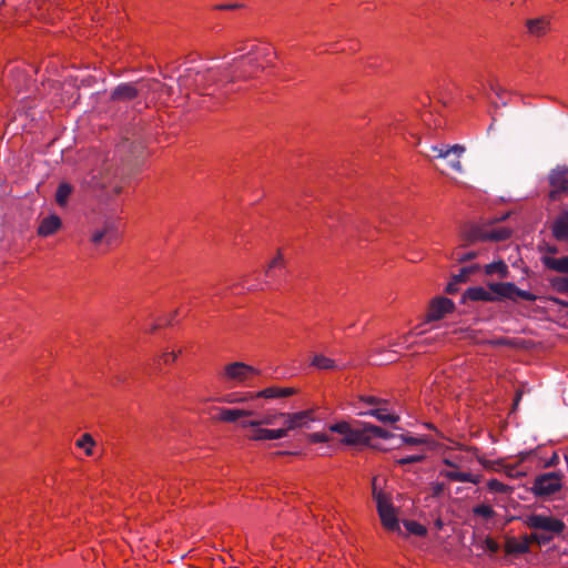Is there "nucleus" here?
I'll return each mask as SVG.
<instances>
[{
  "instance_id": "nucleus-1",
  "label": "nucleus",
  "mask_w": 568,
  "mask_h": 568,
  "mask_svg": "<svg viewBox=\"0 0 568 568\" xmlns=\"http://www.w3.org/2000/svg\"><path fill=\"white\" fill-rule=\"evenodd\" d=\"M142 152L141 143L123 138L112 156H106L99 166L92 171L91 183L93 187L110 189L113 195L121 192V182L129 174L132 159Z\"/></svg>"
},
{
  "instance_id": "nucleus-2",
  "label": "nucleus",
  "mask_w": 568,
  "mask_h": 568,
  "mask_svg": "<svg viewBox=\"0 0 568 568\" xmlns=\"http://www.w3.org/2000/svg\"><path fill=\"white\" fill-rule=\"evenodd\" d=\"M329 429L334 433L344 435L343 443L347 445L368 444L372 438H394L395 435L382 427L359 422H338L333 424Z\"/></svg>"
},
{
  "instance_id": "nucleus-3",
  "label": "nucleus",
  "mask_w": 568,
  "mask_h": 568,
  "mask_svg": "<svg viewBox=\"0 0 568 568\" xmlns=\"http://www.w3.org/2000/svg\"><path fill=\"white\" fill-rule=\"evenodd\" d=\"M373 498L376 501L377 513L383 527L389 531L397 532L406 537L407 534H404L400 529L396 510L390 499L382 491L376 490V478L373 480Z\"/></svg>"
},
{
  "instance_id": "nucleus-4",
  "label": "nucleus",
  "mask_w": 568,
  "mask_h": 568,
  "mask_svg": "<svg viewBox=\"0 0 568 568\" xmlns=\"http://www.w3.org/2000/svg\"><path fill=\"white\" fill-rule=\"evenodd\" d=\"M488 288L493 294L494 302L509 300L517 302L518 298L535 302L537 296L529 291H524L516 286L513 282H491L488 283Z\"/></svg>"
},
{
  "instance_id": "nucleus-5",
  "label": "nucleus",
  "mask_w": 568,
  "mask_h": 568,
  "mask_svg": "<svg viewBox=\"0 0 568 568\" xmlns=\"http://www.w3.org/2000/svg\"><path fill=\"white\" fill-rule=\"evenodd\" d=\"M510 236V231L508 229H499L494 231H486L478 226H470L465 230L462 234V240L464 241L463 246H467L477 242L485 241H504Z\"/></svg>"
},
{
  "instance_id": "nucleus-6",
  "label": "nucleus",
  "mask_w": 568,
  "mask_h": 568,
  "mask_svg": "<svg viewBox=\"0 0 568 568\" xmlns=\"http://www.w3.org/2000/svg\"><path fill=\"white\" fill-rule=\"evenodd\" d=\"M526 525L530 529L541 530L547 535H559L566 528L562 520L552 516H545L540 514H532L526 518Z\"/></svg>"
},
{
  "instance_id": "nucleus-7",
  "label": "nucleus",
  "mask_w": 568,
  "mask_h": 568,
  "mask_svg": "<svg viewBox=\"0 0 568 568\" xmlns=\"http://www.w3.org/2000/svg\"><path fill=\"white\" fill-rule=\"evenodd\" d=\"M430 150L436 153V159H444L447 161L448 166L455 172H463L460 158L466 152V148L462 144H440L432 145Z\"/></svg>"
},
{
  "instance_id": "nucleus-8",
  "label": "nucleus",
  "mask_w": 568,
  "mask_h": 568,
  "mask_svg": "<svg viewBox=\"0 0 568 568\" xmlns=\"http://www.w3.org/2000/svg\"><path fill=\"white\" fill-rule=\"evenodd\" d=\"M561 488V475L558 473H546L537 476L534 480L531 491L537 497L550 496Z\"/></svg>"
},
{
  "instance_id": "nucleus-9",
  "label": "nucleus",
  "mask_w": 568,
  "mask_h": 568,
  "mask_svg": "<svg viewBox=\"0 0 568 568\" xmlns=\"http://www.w3.org/2000/svg\"><path fill=\"white\" fill-rule=\"evenodd\" d=\"M549 185L551 191L549 196L551 200L557 199V194L568 191V168L557 166L551 170L548 176Z\"/></svg>"
},
{
  "instance_id": "nucleus-10",
  "label": "nucleus",
  "mask_w": 568,
  "mask_h": 568,
  "mask_svg": "<svg viewBox=\"0 0 568 568\" xmlns=\"http://www.w3.org/2000/svg\"><path fill=\"white\" fill-rule=\"evenodd\" d=\"M282 419H284V427L282 429L286 430V435L290 430L308 427V424L313 422L312 413L310 410H303L298 413H280Z\"/></svg>"
},
{
  "instance_id": "nucleus-11",
  "label": "nucleus",
  "mask_w": 568,
  "mask_h": 568,
  "mask_svg": "<svg viewBox=\"0 0 568 568\" xmlns=\"http://www.w3.org/2000/svg\"><path fill=\"white\" fill-rule=\"evenodd\" d=\"M257 374L256 368L242 362H234L225 367L226 377L240 383H244Z\"/></svg>"
},
{
  "instance_id": "nucleus-12",
  "label": "nucleus",
  "mask_w": 568,
  "mask_h": 568,
  "mask_svg": "<svg viewBox=\"0 0 568 568\" xmlns=\"http://www.w3.org/2000/svg\"><path fill=\"white\" fill-rule=\"evenodd\" d=\"M143 92L135 82H125L116 85L110 95V100L114 102L132 101Z\"/></svg>"
},
{
  "instance_id": "nucleus-13",
  "label": "nucleus",
  "mask_w": 568,
  "mask_h": 568,
  "mask_svg": "<svg viewBox=\"0 0 568 568\" xmlns=\"http://www.w3.org/2000/svg\"><path fill=\"white\" fill-rule=\"evenodd\" d=\"M454 302L447 297L440 296L433 300L427 313V321H438L447 313L453 312Z\"/></svg>"
},
{
  "instance_id": "nucleus-14",
  "label": "nucleus",
  "mask_w": 568,
  "mask_h": 568,
  "mask_svg": "<svg viewBox=\"0 0 568 568\" xmlns=\"http://www.w3.org/2000/svg\"><path fill=\"white\" fill-rule=\"evenodd\" d=\"M215 412L216 414L212 415L213 420L233 423L241 417L252 416L254 413L252 410L246 409H231L225 407H212L210 413Z\"/></svg>"
},
{
  "instance_id": "nucleus-15",
  "label": "nucleus",
  "mask_w": 568,
  "mask_h": 568,
  "mask_svg": "<svg viewBox=\"0 0 568 568\" xmlns=\"http://www.w3.org/2000/svg\"><path fill=\"white\" fill-rule=\"evenodd\" d=\"M550 230L556 241L568 243V211H564L556 216Z\"/></svg>"
},
{
  "instance_id": "nucleus-16",
  "label": "nucleus",
  "mask_w": 568,
  "mask_h": 568,
  "mask_svg": "<svg viewBox=\"0 0 568 568\" xmlns=\"http://www.w3.org/2000/svg\"><path fill=\"white\" fill-rule=\"evenodd\" d=\"M362 416H373L383 424H395L400 417L398 414L389 410L388 405H382L376 408H371L366 412H361Z\"/></svg>"
},
{
  "instance_id": "nucleus-17",
  "label": "nucleus",
  "mask_w": 568,
  "mask_h": 568,
  "mask_svg": "<svg viewBox=\"0 0 568 568\" xmlns=\"http://www.w3.org/2000/svg\"><path fill=\"white\" fill-rule=\"evenodd\" d=\"M118 237V232L113 223L106 222L101 230L93 232L91 242L94 245L101 244L103 241L111 245Z\"/></svg>"
},
{
  "instance_id": "nucleus-18",
  "label": "nucleus",
  "mask_w": 568,
  "mask_h": 568,
  "mask_svg": "<svg viewBox=\"0 0 568 568\" xmlns=\"http://www.w3.org/2000/svg\"><path fill=\"white\" fill-rule=\"evenodd\" d=\"M252 432L247 436L251 440H273V439H281L283 437H286V430L282 428L277 429H267V428H261V426L257 427H251Z\"/></svg>"
},
{
  "instance_id": "nucleus-19",
  "label": "nucleus",
  "mask_w": 568,
  "mask_h": 568,
  "mask_svg": "<svg viewBox=\"0 0 568 568\" xmlns=\"http://www.w3.org/2000/svg\"><path fill=\"white\" fill-rule=\"evenodd\" d=\"M467 300L474 302H494L490 290H486L483 286H473L467 288L462 296V302L465 303Z\"/></svg>"
},
{
  "instance_id": "nucleus-20",
  "label": "nucleus",
  "mask_w": 568,
  "mask_h": 568,
  "mask_svg": "<svg viewBox=\"0 0 568 568\" xmlns=\"http://www.w3.org/2000/svg\"><path fill=\"white\" fill-rule=\"evenodd\" d=\"M62 225V222H61V219L55 215V214H52L48 217H44L39 227H38V235L40 236H50L52 234H54Z\"/></svg>"
},
{
  "instance_id": "nucleus-21",
  "label": "nucleus",
  "mask_w": 568,
  "mask_h": 568,
  "mask_svg": "<svg viewBox=\"0 0 568 568\" xmlns=\"http://www.w3.org/2000/svg\"><path fill=\"white\" fill-rule=\"evenodd\" d=\"M526 27L531 36L542 37L549 31L550 21H549V19H547L545 17L537 18V19H529L526 22Z\"/></svg>"
},
{
  "instance_id": "nucleus-22",
  "label": "nucleus",
  "mask_w": 568,
  "mask_h": 568,
  "mask_svg": "<svg viewBox=\"0 0 568 568\" xmlns=\"http://www.w3.org/2000/svg\"><path fill=\"white\" fill-rule=\"evenodd\" d=\"M440 476H444L445 478L452 480V481H460V483H471V484H479L481 477L477 475H473L470 473H463L457 470H440Z\"/></svg>"
},
{
  "instance_id": "nucleus-23",
  "label": "nucleus",
  "mask_w": 568,
  "mask_h": 568,
  "mask_svg": "<svg viewBox=\"0 0 568 568\" xmlns=\"http://www.w3.org/2000/svg\"><path fill=\"white\" fill-rule=\"evenodd\" d=\"M541 262L547 268L551 271L568 274V256L556 258L552 256L544 255L541 257Z\"/></svg>"
},
{
  "instance_id": "nucleus-24",
  "label": "nucleus",
  "mask_w": 568,
  "mask_h": 568,
  "mask_svg": "<svg viewBox=\"0 0 568 568\" xmlns=\"http://www.w3.org/2000/svg\"><path fill=\"white\" fill-rule=\"evenodd\" d=\"M295 389L292 387H267L256 394V397H263V398H280V397H287L293 394H295Z\"/></svg>"
},
{
  "instance_id": "nucleus-25",
  "label": "nucleus",
  "mask_w": 568,
  "mask_h": 568,
  "mask_svg": "<svg viewBox=\"0 0 568 568\" xmlns=\"http://www.w3.org/2000/svg\"><path fill=\"white\" fill-rule=\"evenodd\" d=\"M529 550V541L524 538V540L519 541L516 538H508L505 545V551L508 555H523L528 552Z\"/></svg>"
},
{
  "instance_id": "nucleus-26",
  "label": "nucleus",
  "mask_w": 568,
  "mask_h": 568,
  "mask_svg": "<svg viewBox=\"0 0 568 568\" xmlns=\"http://www.w3.org/2000/svg\"><path fill=\"white\" fill-rule=\"evenodd\" d=\"M139 88L143 89V92L141 94L146 95L150 92H156L160 90H165L169 94L171 92V88L166 84L161 83L156 79H149V80H142L135 82Z\"/></svg>"
},
{
  "instance_id": "nucleus-27",
  "label": "nucleus",
  "mask_w": 568,
  "mask_h": 568,
  "mask_svg": "<svg viewBox=\"0 0 568 568\" xmlns=\"http://www.w3.org/2000/svg\"><path fill=\"white\" fill-rule=\"evenodd\" d=\"M484 271L486 275L497 273L500 278H507L509 276L508 266L503 260L485 265Z\"/></svg>"
},
{
  "instance_id": "nucleus-28",
  "label": "nucleus",
  "mask_w": 568,
  "mask_h": 568,
  "mask_svg": "<svg viewBox=\"0 0 568 568\" xmlns=\"http://www.w3.org/2000/svg\"><path fill=\"white\" fill-rule=\"evenodd\" d=\"M281 418L280 413L277 414H267L260 419L254 420H242V427H257L262 425H275L277 424V419Z\"/></svg>"
},
{
  "instance_id": "nucleus-29",
  "label": "nucleus",
  "mask_w": 568,
  "mask_h": 568,
  "mask_svg": "<svg viewBox=\"0 0 568 568\" xmlns=\"http://www.w3.org/2000/svg\"><path fill=\"white\" fill-rule=\"evenodd\" d=\"M311 365L318 369H337V368H339L334 359L326 357L324 355H321V354L314 355V357L311 362Z\"/></svg>"
},
{
  "instance_id": "nucleus-30",
  "label": "nucleus",
  "mask_w": 568,
  "mask_h": 568,
  "mask_svg": "<svg viewBox=\"0 0 568 568\" xmlns=\"http://www.w3.org/2000/svg\"><path fill=\"white\" fill-rule=\"evenodd\" d=\"M73 187L65 182H62L59 184L57 192H55V201L60 206H65L68 203V199L70 194L72 193Z\"/></svg>"
},
{
  "instance_id": "nucleus-31",
  "label": "nucleus",
  "mask_w": 568,
  "mask_h": 568,
  "mask_svg": "<svg viewBox=\"0 0 568 568\" xmlns=\"http://www.w3.org/2000/svg\"><path fill=\"white\" fill-rule=\"evenodd\" d=\"M403 524L408 534L419 537H424L427 534L426 527L415 520H404Z\"/></svg>"
},
{
  "instance_id": "nucleus-32",
  "label": "nucleus",
  "mask_w": 568,
  "mask_h": 568,
  "mask_svg": "<svg viewBox=\"0 0 568 568\" xmlns=\"http://www.w3.org/2000/svg\"><path fill=\"white\" fill-rule=\"evenodd\" d=\"M487 488L491 493H498V494H510L513 491V488L503 484L501 481L497 479H490L487 483Z\"/></svg>"
},
{
  "instance_id": "nucleus-33",
  "label": "nucleus",
  "mask_w": 568,
  "mask_h": 568,
  "mask_svg": "<svg viewBox=\"0 0 568 568\" xmlns=\"http://www.w3.org/2000/svg\"><path fill=\"white\" fill-rule=\"evenodd\" d=\"M525 538L528 539L529 545L531 542H536L538 545H546L551 541L552 536L547 535L544 531H541V532H532L529 536H525Z\"/></svg>"
},
{
  "instance_id": "nucleus-34",
  "label": "nucleus",
  "mask_w": 568,
  "mask_h": 568,
  "mask_svg": "<svg viewBox=\"0 0 568 568\" xmlns=\"http://www.w3.org/2000/svg\"><path fill=\"white\" fill-rule=\"evenodd\" d=\"M473 513L476 516H480L485 519H491L495 516V510L485 504L478 505L473 508Z\"/></svg>"
},
{
  "instance_id": "nucleus-35",
  "label": "nucleus",
  "mask_w": 568,
  "mask_h": 568,
  "mask_svg": "<svg viewBox=\"0 0 568 568\" xmlns=\"http://www.w3.org/2000/svg\"><path fill=\"white\" fill-rule=\"evenodd\" d=\"M94 440L90 434H83L80 439L77 440V446L85 449L87 455H92V447Z\"/></svg>"
},
{
  "instance_id": "nucleus-36",
  "label": "nucleus",
  "mask_w": 568,
  "mask_h": 568,
  "mask_svg": "<svg viewBox=\"0 0 568 568\" xmlns=\"http://www.w3.org/2000/svg\"><path fill=\"white\" fill-rule=\"evenodd\" d=\"M551 285L555 291L562 294H568V277L558 276L551 280Z\"/></svg>"
},
{
  "instance_id": "nucleus-37",
  "label": "nucleus",
  "mask_w": 568,
  "mask_h": 568,
  "mask_svg": "<svg viewBox=\"0 0 568 568\" xmlns=\"http://www.w3.org/2000/svg\"><path fill=\"white\" fill-rule=\"evenodd\" d=\"M359 402L373 406V408L379 407L382 405H388V400L376 397V396H361Z\"/></svg>"
},
{
  "instance_id": "nucleus-38",
  "label": "nucleus",
  "mask_w": 568,
  "mask_h": 568,
  "mask_svg": "<svg viewBox=\"0 0 568 568\" xmlns=\"http://www.w3.org/2000/svg\"><path fill=\"white\" fill-rule=\"evenodd\" d=\"M477 460L487 470H498L497 466H503L501 460H489L481 456H478Z\"/></svg>"
},
{
  "instance_id": "nucleus-39",
  "label": "nucleus",
  "mask_w": 568,
  "mask_h": 568,
  "mask_svg": "<svg viewBox=\"0 0 568 568\" xmlns=\"http://www.w3.org/2000/svg\"><path fill=\"white\" fill-rule=\"evenodd\" d=\"M424 459H425V455L418 454V455H409L407 457H403L400 459H397L396 463L398 465H407V464L419 463V462H423Z\"/></svg>"
},
{
  "instance_id": "nucleus-40",
  "label": "nucleus",
  "mask_w": 568,
  "mask_h": 568,
  "mask_svg": "<svg viewBox=\"0 0 568 568\" xmlns=\"http://www.w3.org/2000/svg\"><path fill=\"white\" fill-rule=\"evenodd\" d=\"M503 468H504L506 475L510 478H518V477L526 475V473H524V471L516 470V466H511V465L504 466L503 465Z\"/></svg>"
},
{
  "instance_id": "nucleus-41",
  "label": "nucleus",
  "mask_w": 568,
  "mask_h": 568,
  "mask_svg": "<svg viewBox=\"0 0 568 568\" xmlns=\"http://www.w3.org/2000/svg\"><path fill=\"white\" fill-rule=\"evenodd\" d=\"M484 545L490 554H497L499 550V545L490 537H486Z\"/></svg>"
},
{
  "instance_id": "nucleus-42",
  "label": "nucleus",
  "mask_w": 568,
  "mask_h": 568,
  "mask_svg": "<svg viewBox=\"0 0 568 568\" xmlns=\"http://www.w3.org/2000/svg\"><path fill=\"white\" fill-rule=\"evenodd\" d=\"M399 439L402 440V443H405L408 445H419L425 442L423 438H417V437L407 436V435H399Z\"/></svg>"
},
{
  "instance_id": "nucleus-43",
  "label": "nucleus",
  "mask_w": 568,
  "mask_h": 568,
  "mask_svg": "<svg viewBox=\"0 0 568 568\" xmlns=\"http://www.w3.org/2000/svg\"><path fill=\"white\" fill-rule=\"evenodd\" d=\"M283 265V256L281 253H277V255L270 262L268 266H267V270H266V275L270 273V271L274 267H280Z\"/></svg>"
},
{
  "instance_id": "nucleus-44",
  "label": "nucleus",
  "mask_w": 568,
  "mask_h": 568,
  "mask_svg": "<svg viewBox=\"0 0 568 568\" xmlns=\"http://www.w3.org/2000/svg\"><path fill=\"white\" fill-rule=\"evenodd\" d=\"M477 256H478V253L476 251H470L468 253L458 255L456 257V261L458 263H465V262H468V261H471V260L476 258Z\"/></svg>"
},
{
  "instance_id": "nucleus-45",
  "label": "nucleus",
  "mask_w": 568,
  "mask_h": 568,
  "mask_svg": "<svg viewBox=\"0 0 568 568\" xmlns=\"http://www.w3.org/2000/svg\"><path fill=\"white\" fill-rule=\"evenodd\" d=\"M468 276H469V275H468V273H467V272H466V270L463 267V268H460L459 273H458V274L453 275V277H452V278H454V280H455V283L460 284V283H465V282L468 280Z\"/></svg>"
},
{
  "instance_id": "nucleus-46",
  "label": "nucleus",
  "mask_w": 568,
  "mask_h": 568,
  "mask_svg": "<svg viewBox=\"0 0 568 568\" xmlns=\"http://www.w3.org/2000/svg\"><path fill=\"white\" fill-rule=\"evenodd\" d=\"M310 440L312 443H324V442L328 440V437H327V435L322 434V433H313L310 435Z\"/></svg>"
},
{
  "instance_id": "nucleus-47",
  "label": "nucleus",
  "mask_w": 568,
  "mask_h": 568,
  "mask_svg": "<svg viewBox=\"0 0 568 568\" xmlns=\"http://www.w3.org/2000/svg\"><path fill=\"white\" fill-rule=\"evenodd\" d=\"M539 250L541 252H546L547 254L555 255L558 253V247L556 245H551L548 243H545L544 245L539 246Z\"/></svg>"
},
{
  "instance_id": "nucleus-48",
  "label": "nucleus",
  "mask_w": 568,
  "mask_h": 568,
  "mask_svg": "<svg viewBox=\"0 0 568 568\" xmlns=\"http://www.w3.org/2000/svg\"><path fill=\"white\" fill-rule=\"evenodd\" d=\"M432 490L434 497H439L445 490V485L443 483H435L432 486Z\"/></svg>"
},
{
  "instance_id": "nucleus-49",
  "label": "nucleus",
  "mask_w": 568,
  "mask_h": 568,
  "mask_svg": "<svg viewBox=\"0 0 568 568\" xmlns=\"http://www.w3.org/2000/svg\"><path fill=\"white\" fill-rule=\"evenodd\" d=\"M458 283H455V280L452 278V281L447 284L446 288H445V292L447 294H455L456 292H458Z\"/></svg>"
},
{
  "instance_id": "nucleus-50",
  "label": "nucleus",
  "mask_w": 568,
  "mask_h": 568,
  "mask_svg": "<svg viewBox=\"0 0 568 568\" xmlns=\"http://www.w3.org/2000/svg\"><path fill=\"white\" fill-rule=\"evenodd\" d=\"M176 358H178V354L175 352H171V353H164L162 355L161 359H163L164 364H169L170 362H174Z\"/></svg>"
},
{
  "instance_id": "nucleus-51",
  "label": "nucleus",
  "mask_w": 568,
  "mask_h": 568,
  "mask_svg": "<svg viewBox=\"0 0 568 568\" xmlns=\"http://www.w3.org/2000/svg\"><path fill=\"white\" fill-rule=\"evenodd\" d=\"M559 462V456L557 453H554L552 456L545 463V467L556 466Z\"/></svg>"
},
{
  "instance_id": "nucleus-52",
  "label": "nucleus",
  "mask_w": 568,
  "mask_h": 568,
  "mask_svg": "<svg viewBox=\"0 0 568 568\" xmlns=\"http://www.w3.org/2000/svg\"><path fill=\"white\" fill-rule=\"evenodd\" d=\"M521 396H523V392L521 390H517L516 392V396L514 398V405H513V409H516L518 407V404L521 399Z\"/></svg>"
},
{
  "instance_id": "nucleus-53",
  "label": "nucleus",
  "mask_w": 568,
  "mask_h": 568,
  "mask_svg": "<svg viewBox=\"0 0 568 568\" xmlns=\"http://www.w3.org/2000/svg\"><path fill=\"white\" fill-rule=\"evenodd\" d=\"M466 270V272L468 273V275L479 271L480 266L478 264H474V265H470V266H466L464 267Z\"/></svg>"
},
{
  "instance_id": "nucleus-54",
  "label": "nucleus",
  "mask_w": 568,
  "mask_h": 568,
  "mask_svg": "<svg viewBox=\"0 0 568 568\" xmlns=\"http://www.w3.org/2000/svg\"><path fill=\"white\" fill-rule=\"evenodd\" d=\"M490 89L496 93V95L500 97L501 89L497 87L495 83H490Z\"/></svg>"
},
{
  "instance_id": "nucleus-55",
  "label": "nucleus",
  "mask_w": 568,
  "mask_h": 568,
  "mask_svg": "<svg viewBox=\"0 0 568 568\" xmlns=\"http://www.w3.org/2000/svg\"><path fill=\"white\" fill-rule=\"evenodd\" d=\"M443 463H444L445 465H447L448 467H453V468H456V467H457V465H456L453 460H450V459H448V458H445V459L443 460Z\"/></svg>"
},
{
  "instance_id": "nucleus-56",
  "label": "nucleus",
  "mask_w": 568,
  "mask_h": 568,
  "mask_svg": "<svg viewBox=\"0 0 568 568\" xmlns=\"http://www.w3.org/2000/svg\"><path fill=\"white\" fill-rule=\"evenodd\" d=\"M239 4H222V6H219L217 8L219 9H233V8H237Z\"/></svg>"
},
{
  "instance_id": "nucleus-57",
  "label": "nucleus",
  "mask_w": 568,
  "mask_h": 568,
  "mask_svg": "<svg viewBox=\"0 0 568 568\" xmlns=\"http://www.w3.org/2000/svg\"><path fill=\"white\" fill-rule=\"evenodd\" d=\"M178 315V311H174L170 316L169 318L165 321V324H171V322L173 321V318Z\"/></svg>"
},
{
  "instance_id": "nucleus-58",
  "label": "nucleus",
  "mask_w": 568,
  "mask_h": 568,
  "mask_svg": "<svg viewBox=\"0 0 568 568\" xmlns=\"http://www.w3.org/2000/svg\"><path fill=\"white\" fill-rule=\"evenodd\" d=\"M531 453L530 452H527V453H520L519 454V459L520 462H524Z\"/></svg>"
},
{
  "instance_id": "nucleus-59",
  "label": "nucleus",
  "mask_w": 568,
  "mask_h": 568,
  "mask_svg": "<svg viewBox=\"0 0 568 568\" xmlns=\"http://www.w3.org/2000/svg\"><path fill=\"white\" fill-rule=\"evenodd\" d=\"M223 402L225 403H235V402H240V399H234L233 397L231 396H227L225 398L222 399Z\"/></svg>"
},
{
  "instance_id": "nucleus-60",
  "label": "nucleus",
  "mask_w": 568,
  "mask_h": 568,
  "mask_svg": "<svg viewBox=\"0 0 568 568\" xmlns=\"http://www.w3.org/2000/svg\"><path fill=\"white\" fill-rule=\"evenodd\" d=\"M435 525H436V527H437L438 529H442V527H443V521H442L440 519H437V520H436V523H435Z\"/></svg>"
},
{
  "instance_id": "nucleus-61",
  "label": "nucleus",
  "mask_w": 568,
  "mask_h": 568,
  "mask_svg": "<svg viewBox=\"0 0 568 568\" xmlns=\"http://www.w3.org/2000/svg\"><path fill=\"white\" fill-rule=\"evenodd\" d=\"M195 74L196 77H201L202 79H204V74H202L201 72L197 71Z\"/></svg>"
},
{
  "instance_id": "nucleus-62",
  "label": "nucleus",
  "mask_w": 568,
  "mask_h": 568,
  "mask_svg": "<svg viewBox=\"0 0 568 568\" xmlns=\"http://www.w3.org/2000/svg\"><path fill=\"white\" fill-rule=\"evenodd\" d=\"M17 75H18V77H22V78L24 77V75H23V73H22L21 71H18V72H17Z\"/></svg>"
},
{
  "instance_id": "nucleus-63",
  "label": "nucleus",
  "mask_w": 568,
  "mask_h": 568,
  "mask_svg": "<svg viewBox=\"0 0 568 568\" xmlns=\"http://www.w3.org/2000/svg\"><path fill=\"white\" fill-rule=\"evenodd\" d=\"M16 88H17L18 90H20V89H21L20 83H17V84H16Z\"/></svg>"
},
{
  "instance_id": "nucleus-64",
  "label": "nucleus",
  "mask_w": 568,
  "mask_h": 568,
  "mask_svg": "<svg viewBox=\"0 0 568 568\" xmlns=\"http://www.w3.org/2000/svg\"><path fill=\"white\" fill-rule=\"evenodd\" d=\"M561 304L565 305V306H568V303H561Z\"/></svg>"
}]
</instances>
